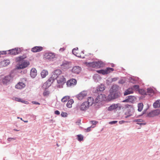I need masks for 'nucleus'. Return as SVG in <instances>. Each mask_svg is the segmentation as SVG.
<instances>
[{"label":"nucleus","instance_id":"nucleus-1","mask_svg":"<svg viewBox=\"0 0 160 160\" xmlns=\"http://www.w3.org/2000/svg\"><path fill=\"white\" fill-rule=\"evenodd\" d=\"M119 87L116 85H113L110 91V94L108 96V98L110 100L114 99L119 96L118 91Z\"/></svg>","mask_w":160,"mask_h":160},{"label":"nucleus","instance_id":"nucleus-2","mask_svg":"<svg viewBox=\"0 0 160 160\" xmlns=\"http://www.w3.org/2000/svg\"><path fill=\"white\" fill-rule=\"evenodd\" d=\"M87 65L92 68H100L104 67L105 65V64L102 62L99 61L89 62L87 64Z\"/></svg>","mask_w":160,"mask_h":160},{"label":"nucleus","instance_id":"nucleus-3","mask_svg":"<svg viewBox=\"0 0 160 160\" xmlns=\"http://www.w3.org/2000/svg\"><path fill=\"white\" fill-rule=\"evenodd\" d=\"M2 83L5 85H7L12 80V78L11 75L5 76L0 77Z\"/></svg>","mask_w":160,"mask_h":160},{"label":"nucleus","instance_id":"nucleus-4","mask_svg":"<svg viewBox=\"0 0 160 160\" xmlns=\"http://www.w3.org/2000/svg\"><path fill=\"white\" fill-rule=\"evenodd\" d=\"M72 52L76 56L81 58H84V53L82 51H80L78 50V48H74L72 50Z\"/></svg>","mask_w":160,"mask_h":160},{"label":"nucleus","instance_id":"nucleus-5","mask_svg":"<svg viewBox=\"0 0 160 160\" xmlns=\"http://www.w3.org/2000/svg\"><path fill=\"white\" fill-rule=\"evenodd\" d=\"M21 52L20 48H15L8 51V53L12 55H15L20 53Z\"/></svg>","mask_w":160,"mask_h":160},{"label":"nucleus","instance_id":"nucleus-6","mask_svg":"<svg viewBox=\"0 0 160 160\" xmlns=\"http://www.w3.org/2000/svg\"><path fill=\"white\" fill-rule=\"evenodd\" d=\"M87 91H83L76 95V97L79 100H82L87 95Z\"/></svg>","mask_w":160,"mask_h":160},{"label":"nucleus","instance_id":"nucleus-7","mask_svg":"<svg viewBox=\"0 0 160 160\" xmlns=\"http://www.w3.org/2000/svg\"><path fill=\"white\" fill-rule=\"evenodd\" d=\"M88 102L86 101L82 103L79 107L78 108L81 111H84L88 109L89 107Z\"/></svg>","mask_w":160,"mask_h":160},{"label":"nucleus","instance_id":"nucleus-8","mask_svg":"<svg viewBox=\"0 0 160 160\" xmlns=\"http://www.w3.org/2000/svg\"><path fill=\"white\" fill-rule=\"evenodd\" d=\"M77 80L75 79H71L68 80L67 82V85L68 87L73 86L76 84Z\"/></svg>","mask_w":160,"mask_h":160},{"label":"nucleus","instance_id":"nucleus-9","mask_svg":"<svg viewBox=\"0 0 160 160\" xmlns=\"http://www.w3.org/2000/svg\"><path fill=\"white\" fill-rule=\"evenodd\" d=\"M29 64V62L24 61L17 66L18 69H23L27 67Z\"/></svg>","mask_w":160,"mask_h":160},{"label":"nucleus","instance_id":"nucleus-10","mask_svg":"<svg viewBox=\"0 0 160 160\" xmlns=\"http://www.w3.org/2000/svg\"><path fill=\"white\" fill-rule=\"evenodd\" d=\"M106 98L105 95L104 94H100L96 98L95 102L98 103L99 102H101L104 100Z\"/></svg>","mask_w":160,"mask_h":160},{"label":"nucleus","instance_id":"nucleus-11","mask_svg":"<svg viewBox=\"0 0 160 160\" xmlns=\"http://www.w3.org/2000/svg\"><path fill=\"white\" fill-rule=\"evenodd\" d=\"M55 57V55L54 53H47L44 55V58L46 59H52Z\"/></svg>","mask_w":160,"mask_h":160},{"label":"nucleus","instance_id":"nucleus-12","mask_svg":"<svg viewBox=\"0 0 160 160\" xmlns=\"http://www.w3.org/2000/svg\"><path fill=\"white\" fill-rule=\"evenodd\" d=\"M106 87L103 84H101L98 87H97L96 91H95V92H102L105 89Z\"/></svg>","mask_w":160,"mask_h":160},{"label":"nucleus","instance_id":"nucleus-13","mask_svg":"<svg viewBox=\"0 0 160 160\" xmlns=\"http://www.w3.org/2000/svg\"><path fill=\"white\" fill-rule=\"evenodd\" d=\"M62 71L60 69H57L55 70L53 72V76L54 78H56L58 77H59L60 76L62 75Z\"/></svg>","mask_w":160,"mask_h":160},{"label":"nucleus","instance_id":"nucleus-14","mask_svg":"<svg viewBox=\"0 0 160 160\" xmlns=\"http://www.w3.org/2000/svg\"><path fill=\"white\" fill-rule=\"evenodd\" d=\"M43 48L42 47L35 46L32 48L31 51L33 52H39Z\"/></svg>","mask_w":160,"mask_h":160},{"label":"nucleus","instance_id":"nucleus-15","mask_svg":"<svg viewBox=\"0 0 160 160\" xmlns=\"http://www.w3.org/2000/svg\"><path fill=\"white\" fill-rule=\"evenodd\" d=\"M25 87V84L22 82H19L15 86V88L18 89H21Z\"/></svg>","mask_w":160,"mask_h":160},{"label":"nucleus","instance_id":"nucleus-16","mask_svg":"<svg viewBox=\"0 0 160 160\" xmlns=\"http://www.w3.org/2000/svg\"><path fill=\"white\" fill-rule=\"evenodd\" d=\"M61 67L63 69H68L70 67L71 65L69 63L65 62L61 65Z\"/></svg>","mask_w":160,"mask_h":160},{"label":"nucleus","instance_id":"nucleus-17","mask_svg":"<svg viewBox=\"0 0 160 160\" xmlns=\"http://www.w3.org/2000/svg\"><path fill=\"white\" fill-rule=\"evenodd\" d=\"M81 68L79 67H74L72 69V72L74 73L78 74L81 71Z\"/></svg>","mask_w":160,"mask_h":160},{"label":"nucleus","instance_id":"nucleus-18","mask_svg":"<svg viewBox=\"0 0 160 160\" xmlns=\"http://www.w3.org/2000/svg\"><path fill=\"white\" fill-rule=\"evenodd\" d=\"M37 75V71L35 68H32L31 70L30 75L33 78L36 77Z\"/></svg>","mask_w":160,"mask_h":160},{"label":"nucleus","instance_id":"nucleus-19","mask_svg":"<svg viewBox=\"0 0 160 160\" xmlns=\"http://www.w3.org/2000/svg\"><path fill=\"white\" fill-rule=\"evenodd\" d=\"M56 79L58 83H61L65 81V78L62 75L60 76L59 77H58Z\"/></svg>","mask_w":160,"mask_h":160},{"label":"nucleus","instance_id":"nucleus-20","mask_svg":"<svg viewBox=\"0 0 160 160\" xmlns=\"http://www.w3.org/2000/svg\"><path fill=\"white\" fill-rule=\"evenodd\" d=\"M26 58V54H24L22 56L17 57L16 58V61L17 62H19L25 59Z\"/></svg>","mask_w":160,"mask_h":160},{"label":"nucleus","instance_id":"nucleus-21","mask_svg":"<svg viewBox=\"0 0 160 160\" xmlns=\"http://www.w3.org/2000/svg\"><path fill=\"white\" fill-rule=\"evenodd\" d=\"M118 107V104H112L108 108V110L109 111H112L116 109Z\"/></svg>","mask_w":160,"mask_h":160},{"label":"nucleus","instance_id":"nucleus-22","mask_svg":"<svg viewBox=\"0 0 160 160\" xmlns=\"http://www.w3.org/2000/svg\"><path fill=\"white\" fill-rule=\"evenodd\" d=\"M133 92L132 88H129L126 90L124 93V96L127 95L128 94H132L133 93Z\"/></svg>","mask_w":160,"mask_h":160},{"label":"nucleus","instance_id":"nucleus-23","mask_svg":"<svg viewBox=\"0 0 160 160\" xmlns=\"http://www.w3.org/2000/svg\"><path fill=\"white\" fill-rule=\"evenodd\" d=\"M154 108H158L160 107V100H158L154 103L153 105Z\"/></svg>","mask_w":160,"mask_h":160},{"label":"nucleus","instance_id":"nucleus-24","mask_svg":"<svg viewBox=\"0 0 160 160\" xmlns=\"http://www.w3.org/2000/svg\"><path fill=\"white\" fill-rule=\"evenodd\" d=\"M42 78H44L48 74V71L46 70H43L41 73Z\"/></svg>","mask_w":160,"mask_h":160},{"label":"nucleus","instance_id":"nucleus-25","mask_svg":"<svg viewBox=\"0 0 160 160\" xmlns=\"http://www.w3.org/2000/svg\"><path fill=\"white\" fill-rule=\"evenodd\" d=\"M88 104L89 106L90 105H92L94 102V99L93 98L91 97H89L88 99Z\"/></svg>","mask_w":160,"mask_h":160},{"label":"nucleus","instance_id":"nucleus-26","mask_svg":"<svg viewBox=\"0 0 160 160\" xmlns=\"http://www.w3.org/2000/svg\"><path fill=\"white\" fill-rule=\"evenodd\" d=\"M74 101L72 99L69 100L67 104V106L68 108H71L72 107V104L73 103Z\"/></svg>","mask_w":160,"mask_h":160},{"label":"nucleus","instance_id":"nucleus-27","mask_svg":"<svg viewBox=\"0 0 160 160\" xmlns=\"http://www.w3.org/2000/svg\"><path fill=\"white\" fill-rule=\"evenodd\" d=\"M147 92L148 93V94L149 95L152 96L154 94V91L152 88H148L147 89Z\"/></svg>","mask_w":160,"mask_h":160},{"label":"nucleus","instance_id":"nucleus-28","mask_svg":"<svg viewBox=\"0 0 160 160\" xmlns=\"http://www.w3.org/2000/svg\"><path fill=\"white\" fill-rule=\"evenodd\" d=\"M134 121L135 122H138L137 124L140 125H144L146 124L145 123H141L140 122H142V119L135 120Z\"/></svg>","mask_w":160,"mask_h":160},{"label":"nucleus","instance_id":"nucleus-29","mask_svg":"<svg viewBox=\"0 0 160 160\" xmlns=\"http://www.w3.org/2000/svg\"><path fill=\"white\" fill-rule=\"evenodd\" d=\"M128 98L129 101L130 102H133L135 99V97L132 96H129L128 97Z\"/></svg>","mask_w":160,"mask_h":160},{"label":"nucleus","instance_id":"nucleus-30","mask_svg":"<svg viewBox=\"0 0 160 160\" xmlns=\"http://www.w3.org/2000/svg\"><path fill=\"white\" fill-rule=\"evenodd\" d=\"M114 70L113 68H107V69L105 70L106 74H107Z\"/></svg>","mask_w":160,"mask_h":160},{"label":"nucleus","instance_id":"nucleus-31","mask_svg":"<svg viewBox=\"0 0 160 160\" xmlns=\"http://www.w3.org/2000/svg\"><path fill=\"white\" fill-rule=\"evenodd\" d=\"M138 110L139 111H141L143 108V104L142 103H140L138 104Z\"/></svg>","mask_w":160,"mask_h":160},{"label":"nucleus","instance_id":"nucleus-32","mask_svg":"<svg viewBox=\"0 0 160 160\" xmlns=\"http://www.w3.org/2000/svg\"><path fill=\"white\" fill-rule=\"evenodd\" d=\"M155 116L158 115L160 114V109H156L153 111Z\"/></svg>","mask_w":160,"mask_h":160},{"label":"nucleus","instance_id":"nucleus-33","mask_svg":"<svg viewBox=\"0 0 160 160\" xmlns=\"http://www.w3.org/2000/svg\"><path fill=\"white\" fill-rule=\"evenodd\" d=\"M69 99V97L68 96H65L63 98L61 101L62 102H66Z\"/></svg>","mask_w":160,"mask_h":160},{"label":"nucleus","instance_id":"nucleus-34","mask_svg":"<svg viewBox=\"0 0 160 160\" xmlns=\"http://www.w3.org/2000/svg\"><path fill=\"white\" fill-rule=\"evenodd\" d=\"M139 86L138 85H134V86H133L132 87V90L134 89L135 90H136V91H138V90L139 89Z\"/></svg>","mask_w":160,"mask_h":160},{"label":"nucleus","instance_id":"nucleus-35","mask_svg":"<svg viewBox=\"0 0 160 160\" xmlns=\"http://www.w3.org/2000/svg\"><path fill=\"white\" fill-rule=\"evenodd\" d=\"M78 139L79 141H81L83 140V137L82 135L80 134L77 135Z\"/></svg>","mask_w":160,"mask_h":160},{"label":"nucleus","instance_id":"nucleus-36","mask_svg":"<svg viewBox=\"0 0 160 160\" xmlns=\"http://www.w3.org/2000/svg\"><path fill=\"white\" fill-rule=\"evenodd\" d=\"M15 100L16 101L21 102H24V103H25V102H27L26 101H24V100L21 99L20 98H15Z\"/></svg>","mask_w":160,"mask_h":160},{"label":"nucleus","instance_id":"nucleus-37","mask_svg":"<svg viewBox=\"0 0 160 160\" xmlns=\"http://www.w3.org/2000/svg\"><path fill=\"white\" fill-rule=\"evenodd\" d=\"M138 92L139 93L142 95H144L146 94V92L143 89H139Z\"/></svg>","mask_w":160,"mask_h":160},{"label":"nucleus","instance_id":"nucleus-38","mask_svg":"<svg viewBox=\"0 0 160 160\" xmlns=\"http://www.w3.org/2000/svg\"><path fill=\"white\" fill-rule=\"evenodd\" d=\"M97 72L99 73H102L103 75L106 74L105 70H98L97 71Z\"/></svg>","mask_w":160,"mask_h":160},{"label":"nucleus","instance_id":"nucleus-39","mask_svg":"<svg viewBox=\"0 0 160 160\" xmlns=\"http://www.w3.org/2000/svg\"><path fill=\"white\" fill-rule=\"evenodd\" d=\"M3 63H4V64L5 66H7L10 63V61L9 60H6L3 61Z\"/></svg>","mask_w":160,"mask_h":160},{"label":"nucleus","instance_id":"nucleus-40","mask_svg":"<svg viewBox=\"0 0 160 160\" xmlns=\"http://www.w3.org/2000/svg\"><path fill=\"white\" fill-rule=\"evenodd\" d=\"M148 116L150 117H152L155 116L153 111L149 112L148 115Z\"/></svg>","mask_w":160,"mask_h":160},{"label":"nucleus","instance_id":"nucleus-41","mask_svg":"<svg viewBox=\"0 0 160 160\" xmlns=\"http://www.w3.org/2000/svg\"><path fill=\"white\" fill-rule=\"evenodd\" d=\"M53 77H51L48 80V81L49 82H52L54 81L55 79H56V78H54V76L52 75Z\"/></svg>","mask_w":160,"mask_h":160},{"label":"nucleus","instance_id":"nucleus-42","mask_svg":"<svg viewBox=\"0 0 160 160\" xmlns=\"http://www.w3.org/2000/svg\"><path fill=\"white\" fill-rule=\"evenodd\" d=\"M125 114L126 115H127V116L125 117L126 118H128L129 117L131 116L132 115V114L130 112H128V113L126 112Z\"/></svg>","mask_w":160,"mask_h":160},{"label":"nucleus","instance_id":"nucleus-43","mask_svg":"<svg viewBox=\"0 0 160 160\" xmlns=\"http://www.w3.org/2000/svg\"><path fill=\"white\" fill-rule=\"evenodd\" d=\"M49 92L48 91H45L43 93V95L45 96H47L49 94Z\"/></svg>","mask_w":160,"mask_h":160},{"label":"nucleus","instance_id":"nucleus-44","mask_svg":"<svg viewBox=\"0 0 160 160\" xmlns=\"http://www.w3.org/2000/svg\"><path fill=\"white\" fill-rule=\"evenodd\" d=\"M117 122V121H113L109 122V123L111 124H113L116 123Z\"/></svg>","mask_w":160,"mask_h":160},{"label":"nucleus","instance_id":"nucleus-45","mask_svg":"<svg viewBox=\"0 0 160 160\" xmlns=\"http://www.w3.org/2000/svg\"><path fill=\"white\" fill-rule=\"evenodd\" d=\"M67 113L66 112H62L61 114V115L62 117H66V116Z\"/></svg>","mask_w":160,"mask_h":160},{"label":"nucleus","instance_id":"nucleus-46","mask_svg":"<svg viewBox=\"0 0 160 160\" xmlns=\"http://www.w3.org/2000/svg\"><path fill=\"white\" fill-rule=\"evenodd\" d=\"M65 49H66V48H61L59 49V51L60 52H62L63 51H64V50H65Z\"/></svg>","mask_w":160,"mask_h":160},{"label":"nucleus","instance_id":"nucleus-47","mask_svg":"<svg viewBox=\"0 0 160 160\" xmlns=\"http://www.w3.org/2000/svg\"><path fill=\"white\" fill-rule=\"evenodd\" d=\"M90 122L93 125H96L98 122L94 121H91Z\"/></svg>","mask_w":160,"mask_h":160},{"label":"nucleus","instance_id":"nucleus-48","mask_svg":"<svg viewBox=\"0 0 160 160\" xmlns=\"http://www.w3.org/2000/svg\"><path fill=\"white\" fill-rule=\"evenodd\" d=\"M123 102H129V101L128 98H127L126 99L124 100L123 101H122Z\"/></svg>","mask_w":160,"mask_h":160},{"label":"nucleus","instance_id":"nucleus-49","mask_svg":"<svg viewBox=\"0 0 160 160\" xmlns=\"http://www.w3.org/2000/svg\"><path fill=\"white\" fill-rule=\"evenodd\" d=\"M55 113L57 115H59L60 113L59 112L58 110H56L55 112Z\"/></svg>","mask_w":160,"mask_h":160},{"label":"nucleus","instance_id":"nucleus-50","mask_svg":"<svg viewBox=\"0 0 160 160\" xmlns=\"http://www.w3.org/2000/svg\"><path fill=\"white\" fill-rule=\"evenodd\" d=\"M32 103L34 104L40 105V103L39 102H36L32 101Z\"/></svg>","mask_w":160,"mask_h":160},{"label":"nucleus","instance_id":"nucleus-51","mask_svg":"<svg viewBox=\"0 0 160 160\" xmlns=\"http://www.w3.org/2000/svg\"><path fill=\"white\" fill-rule=\"evenodd\" d=\"M8 140L9 141H11V140H15V139L13 138H8Z\"/></svg>","mask_w":160,"mask_h":160},{"label":"nucleus","instance_id":"nucleus-52","mask_svg":"<svg viewBox=\"0 0 160 160\" xmlns=\"http://www.w3.org/2000/svg\"><path fill=\"white\" fill-rule=\"evenodd\" d=\"M91 127H89L88 128H87V132H89V131H90V128H91Z\"/></svg>","mask_w":160,"mask_h":160},{"label":"nucleus","instance_id":"nucleus-53","mask_svg":"<svg viewBox=\"0 0 160 160\" xmlns=\"http://www.w3.org/2000/svg\"><path fill=\"white\" fill-rule=\"evenodd\" d=\"M123 122V121H119V123L120 124H122Z\"/></svg>","mask_w":160,"mask_h":160},{"label":"nucleus","instance_id":"nucleus-54","mask_svg":"<svg viewBox=\"0 0 160 160\" xmlns=\"http://www.w3.org/2000/svg\"><path fill=\"white\" fill-rule=\"evenodd\" d=\"M119 83H124V81H123V82L122 81H122H120L119 82Z\"/></svg>","mask_w":160,"mask_h":160},{"label":"nucleus","instance_id":"nucleus-55","mask_svg":"<svg viewBox=\"0 0 160 160\" xmlns=\"http://www.w3.org/2000/svg\"><path fill=\"white\" fill-rule=\"evenodd\" d=\"M115 80V79L114 78H113V79H112V81H114Z\"/></svg>","mask_w":160,"mask_h":160},{"label":"nucleus","instance_id":"nucleus-56","mask_svg":"<svg viewBox=\"0 0 160 160\" xmlns=\"http://www.w3.org/2000/svg\"><path fill=\"white\" fill-rule=\"evenodd\" d=\"M57 146H58H58H59V145H58V143H57Z\"/></svg>","mask_w":160,"mask_h":160},{"label":"nucleus","instance_id":"nucleus-57","mask_svg":"<svg viewBox=\"0 0 160 160\" xmlns=\"http://www.w3.org/2000/svg\"><path fill=\"white\" fill-rule=\"evenodd\" d=\"M25 122H28V121H25Z\"/></svg>","mask_w":160,"mask_h":160}]
</instances>
